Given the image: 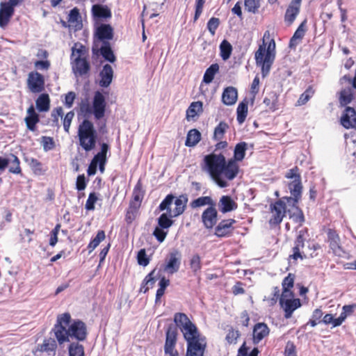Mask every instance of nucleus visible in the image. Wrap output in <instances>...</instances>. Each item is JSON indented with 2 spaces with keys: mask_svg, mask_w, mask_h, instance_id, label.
I'll return each instance as SVG.
<instances>
[{
  "mask_svg": "<svg viewBox=\"0 0 356 356\" xmlns=\"http://www.w3.org/2000/svg\"><path fill=\"white\" fill-rule=\"evenodd\" d=\"M202 169L210 175L220 188L228 186L227 182L222 178V176L228 180H232L238 172V166L236 161L230 159L227 162L224 155L215 153L204 156Z\"/></svg>",
  "mask_w": 356,
  "mask_h": 356,
  "instance_id": "nucleus-1",
  "label": "nucleus"
},
{
  "mask_svg": "<svg viewBox=\"0 0 356 356\" xmlns=\"http://www.w3.org/2000/svg\"><path fill=\"white\" fill-rule=\"evenodd\" d=\"M52 331L59 344L70 341V339L83 341L88 335L86 323L79 319L72 321L69 313L58 316Z\"/></svg>",
  "mask_w": 356,
  "mask_h": 356,
  "instance_id": "nucleus-2",
  "label": "nucleus"
},
{
  "mask_svg": "<svg viewBox=\"0 0 356 356\" xmlns=\"http://www.w3.org/2000/svg\"><path fill=\"white\" fill-rule=\"evenodd\" d=\"M78 137L80 146L86 152L95 149L97 136L92 122L84 120L79 126Z\"/></svg>",
  "mask_w": 356,
  "mask_h": 356,
  "instance_id": "nucleus-3",
  "label": "nucleus"
},
{
  "mask_svg": "<svg viewBox=\"0 0 356 356\" xmlns=\"http://www.w3.org/2000/svg\"><path fill=\"white\" fill-rule=\"evenodd\" d=\"M275 44L273 41V44L270 43L267 49L264 46L261 45L255 52L256 64L261 67L263 77H266L270 72L271 65L275 57Z\"/></svg>",
  "mask_w": 356,
  "mask_h": 356,
  "instance_id": "nucleus-4",
  "label": "nucleus"
},
{
  "mask_svg": "<svg viewBox=\"0 0 356 356\" xmlns=\"http://www.w3.org/2000/svg\"><path fill=\"white\" fill-rule=\"evenodd\" d=\"M78 44H75L72 48V58L74 57V61L72 63V70L75 74L83 76L90 70V64L85 58H81L83 45L79 44V48H76Z\"/></svg>",
  "mask_w": 356,
  "mask_h": 356,
  "instance_id": "nucleus-5",
  "label": "nucleus"
},
{
  "mask_svg": "<svg viewBox=\"0 0 356 356\" xmlns=\"http://www.w3.org/2000/svg\"><path fill=\"white\" fill-rule=\"evenodd\" d=\"M181 261V254L178 250L171 252L165 259L163 271L169 275H173L179 270Z\"/></svg>",
  "mask_w": 356,
  "mask_h": 356,
  "instance_id": "nucleus-6",
  "label": "nucleus"
},
{
  "mask_svg": "<svg viewBox=\"0 0 356 356\" xmlns=\"http://www.w3.org/2000/svg\"><path fill=\"white\" fill-rule=\"evenodd\" d=\"M270 212L272 216L269 220V224L270 225H278L281 223L284 216L287 212L286 210L285 203L280 200L270 206Z\"/></svg>",
  "mask_w": 356,
  "mask_h": 356,
  "instance_id": "nucleus-7",
  "label": "nucleus"
},
{
  "mask_svg": "<svg viewBox=\"0 0 356 356\" xmlns=\"http://www.w3.org/2000/svg\"><path fill=\"white\" fill-rule=\"evenodd\" d=\"M106 106L104 96L101 92L96 91L92 100V113L96 120H100L104 116Z\"/></svg>",
  "mask_w": 356,
  "mask_h": 356,
  "instance_id": "nucleus-8",
  "label": "nucleus"
},
{
  "mask_svg": "<svg viewBox=\"0 0 356 356\" xmlns=\"http://www.w3.org/2000/svg\"><path fill=\"white\" fill-rule=\"evenodd\" d=\"M306 234V229H302L298 232V234L295 240L294 247L293 248V254L290 256L294 260L298 259L302 260L307 257L306 254L300 251L304 248Z\"/></svg>",
  "mask_w": 356,
  "mask_h": 356,
  "instance_id": "nucleus-9",
  "label": "nucleus"
},
{
  "mask_svg": "<svg viewBox=\"0 0 356 356\" xmlns=\"http://www.w3.org/2000/svg\"><path fill=\"white\" fill-rule=\"evenodd\" d=\"M206 346V338L188 342L186 356H203Z\"/></svg>",
  "mask_w": 356,
  "mask_h": 356,
  "instance_id": "nucleus-10",
  "label": "nucleus"
},
{
  "mask_svg": "<svg viewBox=\"0 0 356 356\" xmlns=\"http://www.w3.org/2000/svg\"><path fill=\"white\" fill-rule=\"evenodd\" d=\"M27 84L29 90L34 93H38L44 90V79L42 74L35 72L29 74Z\"/></svg>",
  "mask_w": 356,
  "mask_h": 356,
  "instance_id": "nucleus-11",
  "label": "nucleus"
},
{
  "mask_svg": "<svg viewBox=\"0 0 356 356\" xmlns=\"http://www.w3.org/2000/svg\"><path fill=\"white\" fill-rule=\"evenodd\" d=\"M95 36L97 38L95 42L98 44L99 42H109L108 40L113 38V29L110 24H102L96 29Z\"/></svg>",
  "mask_w": 356,
  "mask_h": 356,
  "instance_id": "nucleus-12",
  "label": "nucleus"
},
{
  "mask_svg": "<svg viewBox=\"0 0 356 356\" xmlns=\"http://www.w3.org/2000/svg\"><path fill=\"white\" fill-rule=\"evenodd\" d=\"M287 298L281 296L280 304L285 312L284 317L289 318L291 317L293 312L301 306V303L298 298L289 299Z\"/></svg>",
  "mask_w": 356,
  "mask_h": 356,
  "instance_id": "nucleus-13",
  "label": "nucleus"
},
{
  "mask_svg": "<svg viewBox=\"0 0 356 356\" xmlns=\"http://www.w3.org/2000/svg\"><path fill=\"white\" fill-rule=\"evenodd\" d=\"M236 222L234 219L221 220L215 227L214 234L220 238L229 236L234 230L233 225Z\"/></svg>",
  "mask_w": 356,
  "mask_h": 356,
  "instance_id": "nucleus-14",
  "label": "nucleus"
},
{
  "mask_svg": "<svg viewBox=\"0 0 356 356\" xmlns=\"http://www.w3.org/2000/svg\"><path fill=\"white\" fill-rule=\"evenodd\" d=\"M215 207H209L202 213V221L207 229H212L217 223L218 211Z\"/></svg>",
  "mask_w": 356,
  "mask_h": 356,
  "instance_id": "nucleus-15",
  "label": "nucleus"
},
{
  "mask_svg": "<svg viewBox=\"0 0 356 356\" xmlns=\"http://www.w3.org/2000/svg\"><path fill=\"white\" fill-rule=\"evenodd\" d=\"M92 51L96 54L99 52L102 57L110 63H114L116 60V56L111 49L110 42H104L99 47L97 42H95Z\"/></svg>",
  "mask_w": 356,
  "mask_h": 356,
  "instance_id": "nucleus-16",
  "label": "nucleus"
},
{
  "mask_svg": "<svg viewBox=\"0 0 356 356\" xmlns=\"http://www.w3.org/2000/svg\"><path fill=\"white\" fill-rule=\"evenodd\" d=\"M288 186L291 197H286V199L288 203L292 202L295 205L298 203L302 195V185L301 179L292 180L290 183H289Z\"/></svg>",
  "mask_w": 356,
  "mask_h": 356,
  "instance_id": "nucleus-17",
  "label": "nucleus"
},
{
  "mask_svg": "<svg viewBox=\"0 0 356 356\" xmlns=\"http://www.w3.org/2000/svg\"><path fill=\"white\" fill-rule=\"evenodd\" d=\"M341 124L346 129H356V111L355 108L346 106L341 118Z\"/></svg>",
  "mask_w": 356,
  "mask_h": 356,
  "instance_id": "nucleus-18",
  "label": "nucleus"
},
{
  "mask_svg": "<svg viewBox=\"0 0 356 356\" xmlns=\"http://www.w3.org/2000/svg\"><path fill=\"white\" fill-rule=\"evenodd\" d=\"M177 330L175 328L169 327L166 332L165 342L164 345L165 355L172 354L175 351L177 343Z\"/></svg>",
  "mask_w": 356,
  "mask_h": 356,
  "instance_id": "nucleus-19",
  "label": "nucleus"
},
{
  "mask_svg": "<svg viewBox=\"0 0 356 356\" xmlns=\"http://www.w3.org/2000/svg\"><path fill=\"white\" fill-rule=\"evenodd\" d=\"M300 0H292L288 6L284 15V21L290 26L295 21L297 15L300 13Z\"/></svg>",
  "mask_w": 356,
  "mask_h": 356,
  "instance_id": "nucleus-20",
  "label": "nucleus"
},
{
  "mask_svg": "<svg viewBox=\"0 0 356 356\" xmlns=\"http://www.w3.org/2000/svg\"><path fill=\"white\" fill-rule=\"evenodd\" d=\"M99 85L103 88L108 87L113 78V70L109 64H106L103 66L102 70L99 72Z\"/></svg>",
  "mask_w": 356,
  "mask_h": 356,
  "instance_id": "nucleus-21",
  "label": "nucleus"
},
{
  "mask_svg": "<svg viewBox=\"0 0 356 356\" xmlns=\"http://www.w3.org/2000/svg\"><path fill=\"white\" fill-rule=\"evenodd\" d=\"M181 331L187 343L197 340V339L205 338L199 334L197 327L192 322L181 327Z\"/></svg>",
  "mask_w": 356,
  "mask_h": 356,
  "instance_id": "nucleus-22",
  "label": "nucleus"
},
{
  "mask_svg": "<svg viewBox=\"0 0 356 356\" xmlns=\"http://www.w3.org/2000/svg\"><path fill=\"white\" fill-rule=\"evenodd\" d=\"M1 159L6 161V168H8V171L10 173L15 175L22 174V169L20 167V161L17 156L10 154L8 157L0 156Z\"/></svg>",
  "mask_w": 356,
  "mask_h": 356,
  "instance_id": "nucleus-23",
  "label": "nucleus"
},
{
  "mask_svg": "<svg viewBox=\"0 0 356 356\" xmlns=\"http://www.w3.org/2000/svg\"><path fill=\"white\" fill-rule=\"evenodd\" d=\"M238 98V91L236 88L229 86L224 89L222 94V102L225 105H234Z\"/></svg>",
  "mask_w": 356,
  "mask_h": 356,
  "instance_id": "nucleus-24",
  "label": "nucleus"
},
{
  "mask_svg": "<svg viewBox=\"0 0 356 356\" xmlns=\"http://www.w3.org/2000/svg\"><path fill=\"white\" fill-rule=\"evenodd\" d=\"M269 328L266 324L264 323H257L253 329V343H259L264 338L269 334Z\"/></svg>",
  "mask_w": 356,
  "mask_h": 356,
  "instance_id": "nucleus-25",
  "label": "nucleus"
},
{
  "mask_svg": "<svg viewBox=\"0 0 356 356\" xmlns=\"http://www.w3.org/2000/svg\"><path fill=\"white\" fill-rule=\"evenodd\" d=\"M218 209L223 213H228L237 209V203L228 195H223L218 202Z\"/></svg>",
  "mask_w": 356,
  "mask_h": 356,
  "instance_id": "nucleus-26",
  "label": "nucleus"
},
{
  "mask_svg": "<svg viewBox=\"0 0 356 356\" xmlns=\"http://www.w3.org/2000/svg\"><path fill=\"white\" fill-rule=\"evenodd\" d=\"M15 10L5 6L2 2L0 3V27L5 29L8 24Z\"/></svg>",
  "mask_w": 356,
  "mask_h": 356,
  "instance_id": "nucleus-27",
  "label": "nucleus"
},
{
  "mask_svg": "<svg viewBox=\"0 0 356 356\" xmlns=\"http://www.w3.org/2000/svg\"><path fill=\"white\" fill-rule=\"evenodd\" d=\"M174 200L175 207L171 214L172 217H177L184 212L188 202V197L186 195H181Z\"/></svg>",
  "mask_w": 356,
  "mask_h": 356,
  "instance_id": "nucleus-28",
  "label": "nucleus"
},
{
  "mask_svg": "<svg viewBox=\"0 0 356 356\" xmlns=\"http://www.w3.org/2000/svg\"><path fill=\"white\" fill-rule=\"evenodd\" d=\"M327 236L330 247L333 252L337 255H341L342 250L339 245L340 239L337 232L334 230L329 229Z\"/></svg>",
  "mask_w": 356,
  "mask_h": 356,
  "instance_id": "nucleus-29",
  "label": "nucleus"
},
{
  "mask_svg": "<svg viewBox=\"0 0 356 356\" xmlns=\"http://www.w3.org/2000/svg\"><path fill=\"white\" fill-rule=\"evenodd\" d=\"M25 122L29 130L34 131L35 129V124L39 122V116L33 105L27 109V116L25 118Z\"/></svg>",
  "mask_w": 356,
  "mask_h": 356,
  "instance_id": "nucleus-30",
  "label": "nucleus"
},
{
  "mask_svg": "<svg viewBox=\"0 0 356 356\" xmlns=\"http://www.w3.org/2000/svg\"><path fill=\"white\" fill-rule=\"evenodd\" d=\"M92 14L95 18H110L111 17V12L110 9L101 4H95L92 7Z\"/></svg>",
  "mask_w": 356,
  "mask_h": 356,
  "instance_id": "nucleus-31",
  "label": "nucleus"
},
{
  "mask_svg": "<svg viewBox=\"0 0 356 356\" xmlns=\"http://www.w3.org/2000/svg\"><path fill=\"white\" fill-rule=\"evenodd\" d=\"M293 211L289 210L287 211L289 218L292 219V220L298 224V226H302L303 222H305V216L302 211L297 206L296 204H293L292 203Z\"/></svg>",
  "mask_w": 356,
  "mask_h": 356,
  "instance_id": "nucleus-32",
  "label": "nucleus"
},
{
  "mask_svg": "<svg viewBox=\"0 0 356 356\" xmlns=\"http://www.w3.org/2000/svg\"><path fill=\"white\" fill-rule=\"evenodd\" d=\"M307 21L304 20L298 26V28L295 31L293 35L290 40L289 42V47H296L298 42V40H300L302 39V38L305 35V33L306 32V29L305 28Z\"/></svg>",
  "mask_w": 356,
  "mask_h": 356,
  "instance_id": "nucleus-33",
  "label": "nucleus"
},
{
  "mask_svg": "<svg viewBox=\"0 0 356 356\" xmlns=\"http://www.w3.org/2000/svg\"><path fill=\"white\" fill-rule=\"evenodd\" d=\"M36 108L40 112H47L49 110L50 99L47 94H41L35 101Z\"/></svg>",
  "mask_w": 356,
  "mask_h": 356,
  "instance_id": "nucleus-34",
  "label": "nucleus"
},
{
  "mask_svg": "<svg viewBox=\"0 0 356 356\" xmlns=\"http://www.w3.org/2000/svg\"><path fill=\"white\" fill-rule=\"evenodd\" d=\"M295 276L294 275L289 273L282 282L283 291L282 296L284 297H290L292 296V292L290 291V288L293 286Z\"/></svg>",
  "mask_w": 356,
  "mask_h": 356,
  "instance_id": "nucleus-35",
  "label": "nucleus"
},
{
  "mask_svg": "<svg viewBox=\"0 0 356 356\" xmlns=\"http://www.w3.org/2000/svg\"><path fill=\"white\" fill-rule=\"evenodd\" d=\"M201 139L200 132L194 129H191L188 132L185 145L187 147H193L196 145Z\"/></svg>",
  "mask_w": 356,
  "mask_h": 356,
  "instance_id": "nucleus-36",
  "label": "nucleus"
},
{
  "mask_svg": "<svg viewBox=\"0 0 356 356\" xmlns=\"http://www.w3.org/2000/svg\"><path fill=\"white\" fill-rule=\"evenodd\" d=\"M354 94L351 88H346L340 92L339 103L341 106H346L353 99Z\"/></svg>",
  "mask_w": 356,
  "mask_h": 356,
  "instance_id": "nucleus-37",
  "label": "nucleus"
},
{
  "mask_svg": "<svg viewBox=\"0 0 356 356\" xmlns=\"http://www.w3.org/2000/svg\"><path fill=\"white\" fill-rule=\"evenodd\" d=\"M175 200V196L172 194L168 195L164 200L160 203L158 209L159 211H166L165 213H168L170 216L172 217L171 214L172 210L170 206Z\"/></svg>",
  "mask_w": 356,
  "mask_h": 356,
  "instance_id": "nucleus-38",
  "label": "nucleus"
},
{
  "mask_svg": "<svg viewBox=\"0 0 356 356\" xmlns=\"http://www.w3.org/2000/svg\"><path fill=\"white\" fill-rule=\"evenodd\" d=\"M205 205H209V207L216 206V202L209 196L200 197L191 202V207L193 209Z\"/></svg>",
  "mask_w": 356,
  "mask_h": 356,
  "instance_id": "nucleus-39",
  "label": "nucleus"
},
{
  "mask_svg": "<svg viewBox=\"0 0 356 356\" xmlns=\"http://www.w3.org/2000/svg\"><path fill=\"white\" fill-rule=\"evenodd\" d=\"M278 95L271 92L264 99L263 103L270 109L275 111L277 108Z\"/></svg>",
  "mask_w": 356,
  "mask_h": 356,
  "instance_id": "nucleus-40",
  "label": "nucleus"
},
{
  "mask_svg": "<svg viewBox=\"0 0 356 356\" xmlns=\"http://www.w3.org/2000/svg\"><path fill=\"white\" fill-rule=\"evenodd\" d=\"M219 70V65L217 63H214L211 65L205 71L203 81L206 83H211L216 75V74Z\"/></svg>",
  "mask_w": 356,
  "mask_h": 356,
  "instance_id": "nucleus-41",
  "label": "nucleus"
},
{
  "mask_svg": "<svg viewBox=\"0 0 356 356\" xmlns=\"http://www.w3.org/2000/svg\"><path fill=\"white\" fill-rule=\"evenodd\" d=\"M155 273V269L150 272L143 281L142 285L140 289V292L146 293L149 288H152L155 283V279L154 277V274Z\"/></svg>",
  "mask_w": 356,
  "mask_h": 356,
  "instance_id": "nucleus-42",
  "label": "nucleus"
},
{
  "mask_svg": "<svg viewBox=\"0 0 356 356\" xmlns=\"http://www.w3.org/2000/svg\"><path fill=\"white\" fill-rule=\"evenodd\" d=\"M247 149V143L245 142H241L235 146L234 151V161H242L245 155V151Z\"/></svg>",
  "mask_w": 356,
  "mask_h": 356,
  "instance_id": "nucleus-43",
  "label": "nucleus"
},
{
  "mask_svg": "<svg viewBox=\"0 0 356 356\" xmlns=\"http://www.w3.org/2000/svg\"><path fill=\"white\" fill-rule=\"evenodd\" d=\"M236 113H237V118H236L237 121L240 124H241L245 122V118L247 117L248 102H245V101L241 102L238 105V107L236 109Z\"/></svg>",
  "mask_w": 356,
  "mask_h": 356,
  "instance_id": "nucleus-44",
  "label": "nucleus"
},
{
  "mask_svg": "<svg viewBox=\"0 0 356 356\" xmlns=\"http://www.w3.org/2000/svg\"><path fill=\"white\" fill-rule=\"evenodd\" d=\"M56 348L57 344L56 341L54 339L49 338L44 340L42 344H41L40 348H39V350L49 353V354H50V353H53L54 354Z\"/></svg>",
  "mask_w": 356,
  "mask_h": 356,
  "instance_id": "nucleus-45",
  "label": "nucleus"
},
{
  "mask_svg": "<svg viewBox=\"0 0 356 356\" xmlns=\"http://www.w3.org/2000/svg\"><path fill=\"white\" fill-rule=\"evenodd\" d=\"M202 111V103L200 101L194 102L191 104L190 106L186 111L187 118H193L197 113Z\"/></svg>",
  "mask_w": 356,
  "mask_h": 356,
  "instance_id": "nucleus-46",
  "label": "nucleus"
},
{
  "mask_svg": "<svg viewBox=\"0 0 356 356\" xmlns=\"http://www.w3.org/2000/svg\"><path fill=\"white\" fill-rule=\"evenodd\" d=\"M69 356H84L83 346L78 342H72L68 347Z\"/></svg>",
  "mask_w": 356,
  "mask_h": 356,
  "instance_id": "nucleus-47",
  "label": "nucleus"
},
{
  "mask_svg": "<svg viewBox=\"0 0 356 356\" xmlns=\"http://www.w3.org/2000/svg\"><path fill=\"white\" fill-rule=\"evenodd\" d=\"M229 126L225 122H220L214 129L213 139L215 140H222Z\"/></svg>",
  "mask_w": 356,
  "mask_h": 356,
  "instance_id": "nucleus-48",
  "label": "nucleus"
},
{
  "mask_svg": "<svg viewBox=\"0 0 356 356\" xmlns=\"http://www.w3.org/2000/svg\"><path fill=\"white\" fill-rule=\"evenodd\" d=\"M220 56L222 60H227L232 54V47L226 40H224L220 44Z\"/></svg>",
  "mask_w": 356,
  "mask_h": 356,
  "instance_id": "nucleus-49",
  "label": "nucleus"
},
{
  "mask_svg": "<svg viewBox=\"0 0 356 356\" xmlns=\"http://www.w3.org/2000/svg\"><path fill=\"white\" fill-rule=\"evenodd\" d=\"M172 218L168 213H162L157 220L158 226L168 230L173 225Z\"/></svg>",
  "mask_w": 356,
  "mask_h": 356,
  "instance_id": "nucleus-50",
  "label": "nucleus"
},
{
  "mask_svg": "<svg viewBox=\"0 0 356 356\" xmlns=\"http://www.w3.org/2000/svg\"><path fill=\"white\" fill-rule=\"evenodd\" d=\"M105 238V232L103 230H99L96 236L90 242L88 245V249L89 252H91L93 251L99 243L104 240Z\"/></svg>",
  "mask_w": 356,
  "mask_h": 356,
  "instance_id": "nucleus-51",
  "label": "nucleus"
},
{
  "mask_svg": "<svg viewBox=\"0 0 356 356\" xmlns=\"http://www.w3.org/2000/svg\"><path fill=\"white\" fill-rule=\"evenodd\" d=\"M174 321L176 323V325L180 328V330L181 329V327H184L190 323H191L188 316L184 313L175 314L174 317Z\"/></svg>",
  "mask_w": 356,
  "mask_h": 356,
  "instance_id": "nucleus-52",
  "label": "nucleus"
},
{
  "mask_svg": "<svg viewBox=\"0 0 356 356\" xmlns=\"http://www.w3.org/2000/svg\"><path fill=\"white\" fill-rule=\"evenodd\" d=\"M241 334L238 330H234L233 327H230L225 337V340L229 344H236L238 339L240 337Z\"/></svg>",
  "mask_w": 356,
  "mask_h": 356,
  "instance_id": "nucleus-53",
  "label": "nucleus"
},
{
  "mask_svg": "<svg viewBox=\"0 0 356 356\" xmlns=\"http://www.w3.org/2000/svg\"><path fill=\"white\" fill-rule=\"evenodd\" d=\"M314 90L309 86L299 97L297 104L298 106L305 104L314 95Z\"/></svg>",
  "mask_w": 356,
  "mask_h": 356,
  "instance_id": "nucleus-54",
  "label": "nucleus"
},
{
  "mask_svg": "<svg viewBox=\"0 0 356 356\" xmlns=\"http://www.w3.org/2000/svg\"><path fill=\"white\" fill-rule=\"evenodd\" d=\"M29 165L35 175H41L45 172L42 168V163L35 159L32 158L30 160Z\"/></svg>",
  "mask_w": 356,
  "mask_h": 356,
  "instance_id": "nucleus-55",
  "label": "nucleus"
},
{
  "mask_svg": "<svg viewBox=\"0 0 356 356\" xmlns=\"http://www.w3.org/2000/svg\"><path fill=\"white\" fill-rule=\"evenodd\" d=\"M190 267L194 273H197L200 270L202 265L201 258L199 254H195L192 256L190 259Z\"/></svg>",
  "mask_w": 356,
  "mask_h": 356,
  "instance_id": "nucleus-56",
  "label": "nucleus"
},
{
  "mask_svg": "<svg viewBox=\"0 0 356 356\" xmlns=\"http://www.w3.org/2000/svg\"><path fill=\"white\" fill-rule=\"evenodd\" d=\"M260 0H245V9L252 13H256L260 7Z\"/></svg>",
  "mask_w": 356,
  "mask_h": 356,
  "instance_id": "nucleus-57",
  "label": "nucleus"
},
{
  "mask_svg": "<svg viewBox=\"0 0 356 356\" xmlns=\"http://www.w3.org/2000/svg\"><path fill=\"white\" fill-rule=\"evenodd\" d=\"M99 197L95 192L90 193L86 201L85 208L88 211H93L95 209V204L98 200Z\"/></svg>",
  "mask_w": 356,
  "mask_h": 356,
  "instance_id": "nucleus-58",
  "label": "nucleus"
},
{
  "mask_svg": "<svg viewBox=\"0 0 356 356\" xmlns=\"http://www.w3.org/2000/svg\"><path fill=\"white\" fill-rule=\"evenodd\" d=\"M41 140V143L44 151L47 152L54 148L55 143L51 137L42 136Z\"/></svg>",
  "mask_w": 356,
  "mask_h": 356,
  "instance_id": "nucleus-59",
  "label": "nucleus"
},
{
  "mask_svg": "<svg viewBox=\"0 0 356 356\" xmlns=\"http://www.w3.org/2000/svg\"><path fill=\"white\" fill-rule=\"evenodd\" d=\"M165 229H163L160 227H156L154 232H153V236L156 238V240L160 242V243H162L167 234H168V230L167 231H165Z\"/></svg>",
  "mask_w": 356,
  "mask_h": 356,
  "instance_id": "nucleus-60",
  "label": "nucleus"
},
{
  "mask_svg": "<svg viewBox=\"0 0 356 356\" xmlns=\"http://www.w3.org/2000/svg\"><path fill=\"white\" fill-rule=\"evenodd\" d=\"M220 19L216 17H211L207 23V29L212 35H215L216 31L219 26Z\"/></svg>",
  "mask_w": 356,
  "mask_h": 356,
  "instance_id": "nucleus-61",
  "label": "nucleus"
},
{
  "mask_svg": "<svg viewBox=\"0 0 356 356\" xmlns=\"http://www.w3.org/2000/svg\"><path fill=\"white\" fill-rule=\"evenodd\" d=\"M74 117V113L73 111H70V112L67 113V114L64 117L63 122V128H64L65 131L67 132V134L69 133L70 127V125H71V123H72V121Z\"/></svg>",
  "mask_w": 356,
  "mask_h": 356,
  "instance_id": "nucleus-62",
  "label": "nucleus"
},
{
  "mask_svg": "<svg viewBox=\"0 0 356 356\" xmlns=\"http://www.w3.org/2000/svg\"><path fill=\"white\" fill-rule=\"evenodd\" d=\"M137 259H138V264L140 266H146L149 263V259L147 257L146 252H145V249H141L138 252V255H137Z\"/></svg>",
  "mask_w": 356,
  "mask_h": 356,
  "instance_id": "nucleus-63",
  "label": "nucleus"
},
{
  "mask_svg": "<svg viewBox=\"0 0 356 356\" xmlns=\"http://www.w3.org/2000/svg\"><path fill=\"white\" fill-rule=\"evenodd\" d=\"M285 177L289 179H291V180H296V179H301L298 168V167H294V168L290 169L286 173Z\"/></svg>",
  "mask_w": 356,
  "mask_h": 356,
  "instance_id": "nucleus-64",
  "label": "nucleus"
}]
</instances>
